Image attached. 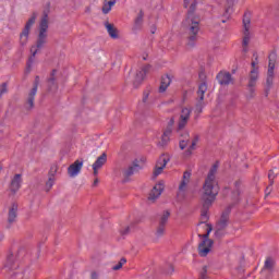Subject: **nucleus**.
<instances>
[{"label": "nucleus", "mask_w": 279, "mask_h": 279, "mask_svg": "<svg viewBox=\"0 0 279 279\" xmlns=\"http://www.w3.org/2000/svg\"><path fill=\"white\" fill-rule=\"evenodd\" d=\"M217 195H219V181H217V165H214L209 169L203 184L201 202L204 208L213 206V203L217 199Z\"/></svg>", "instance_id": "obj_1"}, {"label": "nucleus", "mask_w": 279, "mask_h": 279, "mask_svg": "<svg viewBox=\"0 0 279 279\" xmlns=\"http://www.w3.org/2000/svg\"><path fill=\"white\" fill-rule=\"evenodd\" d=\"M199 230H205V233L198 234L203 239V241L198 245V254L199 256H208L210 254V250H213V240L208 239L210 233L213 232V226L209 223L201 222L198 225Z\"/></svg>", "instance_id": "obj_2"}, {"label": "nucleus", "mask_w": 279, "mask_h": 279, "mask_svg": "<svg viewBox=\"0 0 279 279\" xmlns=\"http://www.w3.org/2000/svg\"><path fill=\"white\" fill-rule=\"evenodd\" d=\"M254 59L251 62V70L248 74V89L251 93H254V86H256V82H258V77L260 75V65L258 61V54H253Z\"/></svg>", "instance_id": "obj_3"}, {"label": "nucleus", "mask_w": 279, "mask_h": 279, "mask_svg": "<svg viewBox=\"0 0 279 279\" xmlns=\"http://www.w3.org/2000/svg\"><path fill=\"white\" fill-rule=\"evenodd\" d=\"M183 27L185 29L190 31V37L189 41L190 43H195L197 40V34L199 33V22L195 20L192 15H190L184 22H183Z\"/></svg>", "instance_id": "obj_4"}, {"label": "nucleus", "mask_w": 279, "mask_h": 279, "mask_svg": "<svg viewBox=\"0 0 279 279\" xmlns=\"http://www.w3.org/2000/svg\"><path fill=\"white\" fill-rule=\"evenodd\" d=\"M49 29V15L44 13V16L39 23V36L37 40V49H40L45 43H47V31Z\"/></svg>", "instance_id": "obj_5"}, {"label": "nucleus", "mask_w": 279, "mask_h": 279, "mask_svg": "<svg viewBox=\"0 0 279 279\" xmlns=\"http://www.w3.org/2000/svg\"><path fill=\"white\" fill-rule=\"evenodd\" d=\"M243 40H242V51L244 53H247L248 51V46H250V40H252V34L250 33V29L252 27V21L250 20V16L244 15L243 17Z\"/></svg>", "instance_id": "obj_6"}, {"label": "nucleus", "mask_w": 279, "mask_h": 279, "mask_svg": "<svg viewBox=\"0 0 279 279\" xmlns=\"http://www.w3.org/2000/svg\"><path fill=\"white\" fill-rule=\"evenodd\" d=\"M36 19H38V14L33 13L31 19L27 21L24 31L20 35L21 45H27V40L29 38V29H32V25H34V23H36Z\"/></svg>", "instance_id": "obj_7"}, {"label": "nucleus", "mask_w": 279, "mask_h": 279, "mask_svg": "<svg viewBox=\"0 0 279 279\" xmlns=\"http://www.w3.org/2000/svg\"><path fill=\"white\" fill-rule=\"evenodd\" d=\"M169 160L171 159L167 155H162L159 157V159L156 162L155 170L153 172L154 178H158V175H160L162 171H165V168L169 163Z\"/></svg>", "instance_id": "obj_8"}, {"label": "nucleus", "mask_w": 279, "mask_h": 279, "mask_svg": "<svg viewBox=\"0 0 279 279\" xmlns=\"http://www.w3.org/2000/svg\"><path fill=\"white\" fill-rule=\"evenodd\" d=\"M206 90H208V85L206 83H202L197 90L199 101L196 105V112H198V114L202 113V110H204V95H206Z\"/></svg>", "instance_id": "obj_9"}, {"label": "nucleus", "mask_w": 279, "mask_h": 279, "mask_svg": "<svg viewBox=\"0 0 279 279\" xmlns=\"http://www.w3.org/2000/svg\"><path fill=\"white\" fill-rule=\"evenodd\" d=\"M191 108H182L179 122H178V130H184L186 128V124L189 123V120L191 119Z\"/></svg>", "instance_id": "obj_10"}, {"label": "nucleus", "mask_w": 279, "mask_h": 279, "mask_svg": "<svg viewBox=\"0 0 279 279\" xmlns=\"http://www.w3.org/2000/svg\"><path fill=\"white\" fill-rule=\"evenodd\" d=\"M21 186H23V174H15L10 182L9 191L16 195L19 191H21Z\"/></svg>", "instance_id": "obj_11"}, {"label": "nucleus", "mask_w": 279, "mask_h": 279, "mask_svg": "<svg viewBox=\"0 0 279 279\" xmlns=\"http://www.w3.org/2000/svg\"><path fill=\"white\" fill-rule=\"evenodd\" d=\"M268 63V76H267V85L271 86L274 84V70L276 69V53H270Z\"/></svg>", "instance_id": "obj_12"}, {"label": "nucleus", "mask_w": 279, "mask_h": 279, "mask_svg": "<svg viewBox=\"0 0 279 279\" xmlns=\"http://www.w3.org/2000/svg\"><path fill=\"white\" fill-rule=\"evenodd\" d=\"M162 191H165V181H159L149 193V202H156L162 195Z\"/></svg>", "instance_id": "obj_13"}, {"label": "nucleus", "mask_w": 279, "mask_h": 279, "mask_svg": "<svg viewBox=\"0 0 279 279\" xmlns=\"http://www.w3.org/2000/svg\"><path fill=\"white\" fill-rule=\"evenodd\" d=\"M106 162H108V155L106 153H102L99 157H97V159L93 163L92 167H93L94 175L96 178L97 175H99V169H101L104 165H106Z\"/></svg>", "instance_id": "obj_14"}, {"label": "nucleus", "mask_w": 279, "mask_h": 279, "mask_svg": "<svg viewBox=\"0 0 279 279\" xmlns=\"http://www.w3.org/2000/svg\"><path fill=\"white\" fill-rule=\"evenodd\" d=\"M84 167V161L76 160L68 168V174L70 178H77L80 175V172L82 171V168Z\"/></svg>", "instance_id": "obj_15"}, {"label": "nucleus", "mask_w": 279, "mask_h": 279, "mask_svg": "<svg viewBox=\"0 0 279 279\" xmlns=\"http://www.w3.org/2000/svg\"><path fill=\"white\" fill-rule=\"evenodd\" d=\"M151 71V65H144L141 68L135 75L134 80V86H138L140 84H143V81L145 80V75Z\"/></svg>", "instance_id": "obj_16"}, {"label": "nucleus", "mask_w": 279, "mask_h": 279, "mask_svg": "<svg viewBox=\"0 0 279 279\" xmlns=\"http://www.w3.org/2000/svg\"><path fill=\"white\" fill-rule=\"evenodd\" d=\"M175 123V120L172 118L169 122V128L165 130L163 134L161 135V145L165 147V145H169V142L171 141V134H173V129L171 126Z\"/></svg>", "instance_id": "obj_17"}, {"label": "nucleus", "mask_w": 279, "mask_h": 279, "mask_svg": "<svg viewBox=\"0 0 279 279\" xmlns=\"http://www.w3.org/2000/svg\"><path fill=\"white\" fill-rule=\"evenodd\" d=\"M104 25H105V28L107 29V33L110 36V38H112L113 40H118L119 29L114 26V24H112L110 22H105Z\"/></svg>", "instance_id": "obj_18"}, {"label": "nucleus", "mask_w": 279, "mask_h": 279, "mask_svg": "<svg viewBox=\"0 0 279 279\" xmlns=\"http://www.w3.org/2000/svg\"><path fill=\"white\" fill-rule=\"evenodd\" d=\"M19 217V205L13 203L9 208L8 222L14 223L16 222V218Z\"/></svg>", "instance_id": "obj_19"}, {"label": "nucleus", "mask_w": 279, "mask_h": 279, "mask_svg": "<svg viewBox=\"0 0 279 279\" xmlns=\"http://www.w3.org/2000/svg\"><path fill=\"white\" fill-rule=\"evenodd\" d=\"M217 78L221 86H228L232 84V75L229 72H220L217 75Z\"/></svg>", "instance_id": "obj_20"}, {"label": "nucleus", "mask_w": 279, "mask_h": 279, "mask_svg": "<svg viewBox=\"0 0 279 279\" xmlns=\"http://www.w3.org/2000/svg\"><path fill=\"white\" fill-rule=\"evenodd\" d=\"M191 182V172H184L182 181L179 185V195H182V193L186 192V189Z\"/></svg>", "instance_id": "obj_21"}, {"label": "nucleus", "mask_w": 279, "mask_h": 279, "mask_svg": "<svg viewBox=\"0 0 279 279\" xmlns=\"http://www.w3.org/2000/svg\"><path fill=\"white\" fill-rule=\"evenodd\" d=\"M171 82H173V76L166 74L161 77V83L159 86V93H166L167 88L171 86Z\"/></svg>", "instance_id": "obj_22"}, {"label": "nucleus", "mask_w": 279, "mask_h": 279, "mask_svg": "<svg viewBox=\"0 0 279 279\" xmlns=\"http://www.w3.org/2000/svg\"><path fill=\"white\" fill-rule=\"evenodd\" d=\"M36 93H38V85H35L28 94V99L26 102L27 110H32V108H34V98L36 97Z\"/></svg>", "instance_id": "obj_23"}, {"label": "nucleus", "mask_w": 279, "mask_h": 279, "mask_svg": "<svg viewBox=\"0 0 279 279\" xmlns=\"http://www.w3.org/2000/svg\"><path fill=\"white\" fill-rule=\"evenodd\" d=\"M117 4V0H105L102 5V13L104 14H110V11L114 5Z\"/></svg>", "instance_id": "obj_24"}, {"label": "nucleus", "mask_w": 279, "mask_h": 279, "mask_svg": "<svg viewBox=\"0 0 279 279\" xmlns=\"http://www.w3.org/2000/svg\"><path fill=\"white\" fill-rule=\"evenodd\" d=\"M197 143H199V136L194 137L192 145L185 151V156H191L193 154V149H195V145H197Z\"/></svg>", "instance_id": "obj_25"}, {"label": "nucleus", "mask_w": 279, "mask_h": 279, "mask_svg": "<svg viewBox=\"0 0 279 279\" xmlns=\"http://www.w3.org/2000/svg\"><path fill=\"white\" fill-rule=\"evenodd\" d=\"M138 169H141V167L137 163H134L133 166L128 168V170L125 171V175H134V173H136Z\"/></svg>", "instance_id": "obj_26"}, {"label": "nucleus", "mask_w": 279, "mask_h": 279, "mask_svg": "<svg viewBox=\"0 0 279 279\" xmlns=\"http://www.w3.org/2000/svg\"><path fill=\"white\" fill-rule=\"evenodd\" d=\"M274 265H276V262L271 257H268L265 260L264 269L271 270V269H274Z\"/></svg>", "instance_id": "obj_27"}, {"label": "nucleus", "mask_w": 279, "mask_h": 279, "mask_svg": "<svg viewBox=\"0 0 279 279\" xmlns=\"http://www.w3.org/2000/svg\"><path fill=\"white\" fill-rule=\"evenodd\" d=\"M170 213L169 211H165L162 214V216L160 217V220H159V226H167V221H169V217H170Z\"/></svg>", "instance_id": "obj_28"}, {"label": "nucleus", "mask_w": 279, "mask_h": 279, "mask_svg": "<svg viewBox=\"0 0 279 279\" xmlns=\"http://www.w3.org/2000/svg\"><path fill=\"white\" fill-rule=\"evenodd\" d=\"M53 184H56V177L49 175L48 181L46 182V189L51 191V189H53Z\"/></svg>", "instance_id": "obj_29"}, {"label": "nucleus", "mask_w": 279, "mask_h": 279, "mask_svg": "<svg viewBox=\"0 0 279 279\" xmlns=\"http://www.w3.org/2000/svg\"><path fill=\"white\" fill-rule=\"evenodd\" d=\"M125 263H128V259L121 258L120 262L112 267V270L119 271V269H121L123 267V265H125Z\"/></svg>", "instance_id": "obj_30"}, {"label": "nucleus", "mask_w": 279, "mask_h": 279, "mask_svg": "<svg viewBox=\"0 0 279 279\" xmlns=\"http://www.w3.org/2000/svg\"><path fill=\"white\" fill-rule=\"evenodd\" d=\"M198 279H208V267L204 266L201 269Z\"/></svg>", "instance_id": "obj_31"}, {"label": "nucleus", "mask_w": 279, "mask_h": 279, "mask_svg": "<svg viewBox=\"0 0 279 279\" xmlns=\"http://www.w3.org/2000/svg\"><path fill=\"white\" fill-rule=\"evenodd\" d=\"M156 236L160 239V236H165V226L159 225L156 231Z\"/></svg>", "instance_id": "obj_32"}, {"label": "nucleus", "mask_w": 279, "mask_h": 279, "mask_svg": "<svg viewBox=\"0 0 279 279\" xmlns=\"http://www.w3.org/2000/svg\"><path fill=\"white\" fill-rule=\"evenodd\" d=\"M56 173H58V165H52L49 171V175H53V178H56Z\"/></svg>", "instance_id": "obj_33"}, {"label": "nucleus", "mask_w": 279, "mask_h": 279, "mask_svg": "<svg viewBox=\"0 0 279 279\" xmlns=\"http://www.w3.org/2000/svg\"><path fill=\"white\" fill-rule=\"evenodd\" d=\"M5 93H8V84L3 83L1 86H0V97L5 95Z\"/></svg>", "instance_id": "obj_34"}, {"label": "nucleus", "mask_w": 279, "mask_h": 279, "mask_svg": "<svg viewBox=\"0 0 279 279\" xmlns=\"http://www.w3.org/2000/svg\"><path fill=\"white\" fill-rule=\"evenodd\" d=\"M187 145H189V140H181L179 143L180 149H186Z\"/></svg>", "instance_id": "obj_35"}, {"label": "nucleus", "mask_w": 279, "mask_h": 279, "mask_svg": "<svg viewBox=\"0 0 279 279\" xmlns=\"http://www.w3.org/2000/svg\"><path fill=\"white\" fill-rule=\"evenodd\" d=\"M276 178V172L274 170H270L268 172V180L270 181V184H274V179Z\"/></svg>", "instance_id": "obj_36"}, {"label": "nucleus", "mask_w": 279, "mask_h": 279, "mask_svg": "<svg viewBox=\"0 0 279 279\" xmlns=\"http://www.w3.org/2000/svg\"><path fill=\"white\" fill-rule=\"evenodd\" d=\"M143 23V12H140V15L135 20L136 25H141Z\"/></svg>", "instance_id": "obj_37"}, {"label": "nucleus", "mask_w": 279, "mask_h": 279, "mask_svg": "<svg viewBox=\"0 0 279 279\" xmlns=\"http://www.w3.org/2000/svg\"><path fill=\"white\" fill-rule=\"evenodd\" d=\"M31 52L33 53V57L36 56V53H38V50H36V46H33L31 48Z\"/></svg>", "instance_id": "obj_38"}, {"label": "nucleus", "mask_w": 279, "mask_h": 279, "mask_svg": "<svg viewBox=\"0 0 279 279\" xmlns=\"http://www.w3.org/2000/svg\"><path fill=\"white\" fill-rule=\"evenodd\" d=\"M90 279H99V274H97V272H92Z\"/></svg>", "instance_id": "obj_39"}, {"label": "nucleus", "mask_w": 279, "mask_h": 279, "mask_svg": "<svg viewBox=\"0 0 279 279\" xmlns=\"http://www.w3.org/2000/svg\"><path fill=\"white\" fill-rule=\"evenodd\" d=\"M156 25H153L151 27H150V33H153V34H156Z\"/></svg>", "instance_id": "obj_40"}, {"label": "nucleus", "mask_w": 279, "mask_h": 279, "mask_svg": "<svg viewBox=\"0 0 279 279\" xmlns=\"http://www.w3.org/2000/svg\"><path fill=\"white\" fill-rule=\"evenodd\" d=\"M97 184H99V179L96 178V179L94 180L93 186H97Z\"/></svg>", "instance_id": "obj_41"}, {"label": "nucleus", "mask_w": 279, "mask_h": 279, "mask_svg": "<svg viewBox=\"0 0 279 279\" xmlns=\"http://www.w3.org/2000/svg\"><path fill=\"white\" fill-rule=\"evenodd\" d=\"M191 3V0H184L185 8H189V4Z\"/></svg>", "instance_id": "obj_42"}, {"label": "nucleus", "mask_w": 279, "mask_h": 279, "mask_svg": "<svg viewBox=\"0 0 279 279\" xmlns=\"http://www.w3.org/2000/svg\"><path fill=\"white\" fill-rule=\"evenodd\" d=\"M5 235H3V233H0V242L3 241Z\"/></svg>", "instance_id": "obj_43"}, {"label": "nucleus", "mask_w": 279, "mask_h": 279, "mask_svg": "<svg viewBox=\"0 0 279 279\" xmlns=\"http://www.w3.org/2000/svg\"><path fill=\"white\" fill-rule=\"evenodd\" d=\"M195 8V3L194 4H192V9H194Z\"/></svg>", "instance_id": "obj_44"}, {"label": "nucleus", "mask_w": 279, "mask_h": 279, "mask_svg": "<svg viewBox=\"0 0 279 279\" xmlns=\"http://www.w3.org/2000/svg\"><path fill=\"white\" fill-rule=\"evenodd\" d=\"M143 60H147V57H143Z\"/></svg>", "instance_id": "obj_45"}, {"label": "nucleus", "mask_w": 279, "mask_h": 279, "mask_svg": "<svg viewBox=\"0 0 279 279\" xmlns=\"http://www.w3.org/2000/svg\"><path fill=\"white\" fill-rule=\"evenodd\" d=\"M52 75H56V71H52Z\"/></svg>", "instance_id": "obj_46"}, {"label": "nucleus", "mask_w": 279, "mask_h": 279, "mask_svg": "<svg viewBox=\"0 0 279 279\" xmlns=\"http://www.w3.org/2000/svg\"><path fill=\"white\" fill-rule=\"evenodd\" d=\"M222 23H226V20H222Z\"/></svg>", "instance_id": "obj_47"}, {"label": "nucleus", "mask_w": 279, "mask_h": 279, "mask_svg": "<svg viewBox=\"0 0 279 279\" xmlns=\"http://www.w3.org/2000/svg\"><path fill=\"white\" fill-rule=\"evenodd\" d=\"M50 82H53V78H50Z\"/></svg>", "instance_id": "obj_48"}, {"label": "nucleus", "mask_w": 279, "mask_h": 279, "mask_svg": "<svg viewBox=\"0 0 279 279\" xmlns=\"http://www.w3.org/2000/svg\"><path fill=\"white\" fill-rule=\"evenodd\" d=\"M1 169H2V168L0 167V171H1Z\"/></svg>", "instance_id": "obj_49"}]
</instances>
